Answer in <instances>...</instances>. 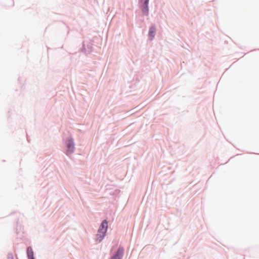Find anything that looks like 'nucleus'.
<instances>
[{"label": "nucleus", "instance_id": "nucleus-5", "mask_svg": "<svg viewBox=\"0 0 259 259\" xmlns=\"http://www.w3.org/2000/svg\"><path fill=\"white\" fill-rule=\"evenodd\" d=\"M156 34V26L155 24H151L149 27L148 32V39L150 41L154 40Z\"/></svg>", "mask_w": 259, "mask_h": 259}, {"label": "nucleus", "instance_id": "nucleus-2", "mask_svg": "<svg viewBox=\"0 0 259 259\" xmlns=\"http://www.w3.org/2000/svg\"><path fill=\"white\" fill-rule=\"evenodd\" d=\"M63 149L66 155L73 154L75 150V144L74 140L72 135L66 137L63 140Z\"/></svg>", "mask_w": 259, "mask_h": 259}, {"label": "nucleus", "instance_id": "nucleus-4", "mask_svg": "<svg viewBox=\"0 0 259 259\" xmlns=\"http://www.w3.org/2000/svg\"><path fill=\"white\" fill-rule=\"evenodd\" d=\"M149 1L150 0H139L141 5V9L143 16H147L149 14Z\"/></svg>", "mask_w": 259, "mask_h": 259}, {"label": "nucleus", "instance_id": "nucleus-14", "mask_svg": "<svg viewBox=\"0 0 259 259\" xmlns=\"http://www.w3.org/2000/svg\"><path fill=\"white\" fill-rule=\"evenodd\" d=\"M16 259H18V257H16Z\"/></svg>", "mask_w": 259, "mask_h": 259}, {"label": "nucleus", "instance_id": "nucleus-9", "mask_svg": "<svg viewBox=\"0 0 259 259\" xmlns=\"http://www.w3.org/2000/svg\"><path fill=\"white\" fill-rule=\"evenodd\" d=\"M7 259H14L13 254L12 252H9L7 255Z\"/></svg>", "mask_w": 259, "mask_h": 259}, {"label": "nucleus", "instance_id": "nucleus-3", "mask_svg": "<svg viewBox=\"0 0 259 259\" xmlns=\"http://www.w3.org/2000/svg\"><path fill=\"white\" fill-rule=\"evenodd\" d=\"M94 40H83L82 42L81 47L79 49V51L85 55L90 54L93 52Z\"/></svg>", "mask_w": 259, "mask_h": 259}, {"label": "nucleus", "instance_id": "nucleus-6", "mask_svg": "<svg viewBox=\"0 0 259 259\" xmlns=\"http://www.w3.org/2000/svg\"><path fill=\"white\" fill-rule=\"evenodd\" d=\"M124 254V248L123 246L120 245L117 251L110 256L117 259H122Z\"/></svg>", "mask_w": 259, "mask_h": 259}, {"label": "nucleus", "instance_id": "nucleus-10", "mask_svg": "<svg viewBox=\"0 0 259 259\" xmlns=\"http://www.w3.org/2000/svg\"><path fill=\"white\" fill-rule=\"evenodd\" d=\"M117 246V244H116L115 245H114L113 246H112L111 250H110V253L112 251V250L115 248H116V247Z\"/></svg>", "mask_w": 259, "mask_h": 259}, {"label": "nucleus", "instance_id": "nucleus-1", "mask_svg": "<svg viewBox=\"0 0 259 259\" xmlns=\"http://www.w3.org/2000/svg\"><path fill=\"white\" fill-rule=\"evenodd\" d=\"M108 229V222L106 219L102 221L96 235L95 242L97 243L101 242L105 238Z\"/></svg>", "mask_w": 259, "mask_h": 259}, {"label": "nucleus", "instance_id": "nucleus-7", "mask_svg": "<svg viewBox=\"0 0 259 259\" xmlns=\"http://www.w3.org/2000/svg\"><path fill=\"white\" fill-rule=\"evenodd\" d=\"M26 254L27 259H35L34 257V252L31 246H29L27 247Z\"/></svg>", "mask_w": 259, "mask_h": 259}, {"label": "nucleus", "instance_id": "nucleus-8", "mask_svg": "<svg viewBox=\"0 0 259 259\" xmlns=\"http://www.w3.org/2000/svg\"><path fill=\"white\" fill-rule=\"evenodd\" d=\"M16 223L17 224L15 228V233L18 235L23 229V227L19 224V219L17 220Z\"/></svg>", "mask_w": 259, "mask_h": 259}, {"label": "nucleus", "instance_id": "nucleus-13", "mask_svg": "<svg viewBox=\"0 0 259 259\" xmlns=\"http://www.w3.org/2000/svg\"><path fill=\"white\" fill-rule=\"evenodd\" d=\"M256 50H257V49H253V50H251V52L254 51ZM257 50H259V49H257Z\"/></svg>", "mask_w": 259, "mask_h": 259}, {"label": "nucleus", "instance_id": "nucleus-12", "mask_svg": "<svg viewBox=\"0 0 259 259\" xmlns=\"http://www.w3.org/2000/svg\"><path fill=\"white\" fill-rule=\"evenodd\" d=\"M10 111H8V118H10V116H11V115H10Z\"/></svg>", "mask_w": 259, "mask_h": 259}, {"label": "nucleus", "instance_id": "nucleus-11", "mask_svg": "<svg viewBox=\"0 0 259 259\" xmlns=\"http://www.w3.org/2000/svg\"><path fill=\"white\" fill-rule=\"evenodd\" d=\"M18 81H19V82H21V81H22V78L21 77H19L18 79Z\"/></svg>", "mask_w": 259, "mask_h": 259}]
</instances>
